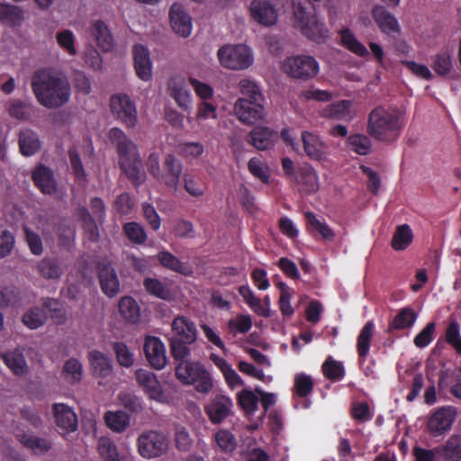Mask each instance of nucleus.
Wrapping results in <instances>:
<instances>
[{"mask_svg": "<svg viewBox=\"0 0 461 461\" xmlns=\"http://www.w3.org/2000/svg\"><path fill=\"white\" fill-rule=\"evenodd\" d=\"M109 139L116 149L120 169L134 185H140L145 173L138 146L119 128L110 130Z\"/></svg>", "mask_w": 461, "mask_h": 461, "instance_id": "f257e3e1", "label": "nucleus"}, {"mask_svg": "<svg viewBox=\"0 0 461 461\" xmlns=\"http://www.w3.org/2000/svg\"><path fill=\"white\" fill-rule=\"evenodd\" d=\"M32 89L37 101L49 109L63 106L71 95L67 79L52 76L46 70H39L33 75Z\"/></svg>", "mask_w": 461, "mask_h": 461, "instance_id": "f03ea898", "label": "nucleus"}, {"mask_svg": "<svg viewBox=\"0 0 461 461\" xmlns=\"http://www.w3.org/2000/svg\"><path fill=\"white\" fill-rule=\"evenodd\" d=\"M402 128V120L397 109L379 105L368 114L367 133L376 140L393 142L401 135Z\"/></svg>", "mask_w": 461, "mask_h": 461, "instance_id": "7ed1b4c3", "label": "nucleus"}, {"mask_svg": "<svg viewBox=\"0 0 461 461\" xmlns=\"http://www.w3.org/2000/svg\"><path fill=\"white\" fill-rule=\"evenodd\" d=\"M321 0H292L295 26L303 34L317 43L324 42L328 38L325 24L316 16V3Z\"/></svg>", "mask_w": 461, "mask_h": 461, "instance_id": "20e7f679", "label": "nucleus"}, {"mask_svg": "<svg viewBox=\"0 0 461 461\" xmlns=\"http://www.w3.org/2000/svg\"><path fill=\"white\" fill-rule=\"evenodd\" d=\"M283 70L289 77L306 81L315 77L319 73V63L309 55L287 57L283 62Z\"/></svg>", "mask_w": 461, "mask_h": 461, "instance_id": "39448f33", "label": "nucleus"}, {"mask_svg": "<svg viewBox=\"0 0 461 461\" xmlns=\"http://www.w3.org/2000/svg\"><path fill=\"white\" fill-rule=\"evenodd\" d=\"M138 452L146 459L159 457L168 449V440L166 435L158 430L142 432L137 439Z\"/></svg>", "mask_w": 461, "mask_h": 461, "instance_id": "423d86ee", "label": "nucleus"}, {"mask_svg": "<svg viewBox=\"0 0 461 461\" xmlns=\"http://www.w3.org/2000/svg\"><path fill=\"white\" fill-rule=\"evenodd\" d=\"M221 64L227 68L240 70L248 68L253 62L249 48L246 45H226L218 50Z\"/></svg>", "mask_w": 461, "mask_h": 461, "instance_id": "0eeeda50", "label": "nucleus"}, {"mask_svg": "<svg viewBox=\"0 0 461 461\" xmlns=\"http://www.w3.org/2000/svg\"><path fill=\"white\" fill-rule=\"evenodd\" d=\"M183 172V165L174 155L167 154L161 165V168L156 175V179L165 185L169 190L176 193L179 189V182Z\"/></svg>", "mask_w": 461, "mask_h": 461, "instance_id": "6e6552de", "label": "nucleus"}, {"mask_svg": "<svg viewBox=\"0 0 461 461\" xmlns=\"http://www.w3.org/2000/svg\"><path fill=\"white\" fill-rule=\"evenodd\" d=\"M457 415L454 406H443L431 412L427 421L429 432L434 436H441L451 429Z\"/></svg>", "mask_w": 461, "mask_h": 461, "instance_id": "1a4fd4ad", "label": "nucleus"}, {"mask_svg": "<svg viewBox=\"0 0 461 461\" xmlns=\"http://www.w3.org/2000/svg\"><path fill=\"white\" fill-rule=\"evenodd\" d=\"M264 101L250 100L246 97L239 98L234 104V113L237 118L248 125L263 120L265 116Z\"/></svg>", "mask_w": 461, "mask_h": 461, "instance_id": "9d476101", "label": "nucleus"}, {"mask_svg": "<svg viewBox=\"0 0 461 461\" xmlns=\"http://www.w3.org/2000/svg\"><path fill=\"white\" fill-rule=\"evenodd\" d=\"M110 107L115 115L127 127H134L137 122L135 104L127 95H114L111 97Z\"/></svg>", "mask_w": 461, "mask_h": 461, "instance_id": "9b49d317", "label": "nucleus"}, {"mask_svg": "<svg viewBox=\"0 0 461 461\" xmlns=\"http://www.w3.org/2000/svg\"><path fill=\"white\" fill-rule=\"evenodd\" d=\"M231 399L223 394H216L204 407L206 415L213 424H220L233 414Z\"/></svg>", "mask_w": 461, "mask_h": 461, "instance_id": "f8f14e48", "label": "nucleus"}, {"mask_svg": "<svg viewBox=\"0 0 461 461\" xmlns=\"http://www.w3.org/2000/svg\"><path fill=\"white\" fill-rule=\"evenodd\" d=\"M143 350L147 361L154 369L161 370L166 366L167 362L166 347L159 338L146 337Z\"/></svg>", "mask_w": 461, "mask_h": 461, "instance_id": "ddd939ff", "label": "nucleus"}, {"mask_svg": "<svg viewBox=\"0 0 461 461\" xmlns=\"http://www.w3.org/2000/svg\"><path fill=\"white\" fill-rule=\"evenodd\" d=\"M58 431L60 434L73 432L77 429V417L73 409L64 403H55L52 406Z\"/></svg>", "mask_w": 461, "mask_h": 461, "instance_id": "4468645a", "label": "nucleus"}, {"mask_svg": "<svg viewBox=\"0 0 461 461\" xmlns=\"http://www.w3.org/2000/svg\"><path fill=\"white\" fill-rule=\"evenodd\" d=\"M98 279L102 292L108 297H114L120 290V283L115 269L109 262L97 266Z\"/></svg>", "mask_w": 461, "mask_h": 461, "instance_id": "2eb2a0df", "label": "nucleus"}, {"mask_svg": "<svg viewBox=\"0 0 461 461\" xmlns=\"http://www.w3.org/2000/svg\"><path fill=\"white\" fill-rule=\"evenodd\" d=\"M170 24L173 31L182 36L188 37L192 32V19L181 4L175 3L169 11Z\"/></svg>", "mask_w": 461, "mask_h": 461, "instance_id": "dca6fc26", "label": "nucleus"}, {"mask_svg": "<svg viewBox=\"0 0 461 461\" xmlns=\"http://www.w3.org/2000/svg\"><path fill=\"white\" fill-rule=\"evenodd\" d=\"M172 335L169 339H178L185 343H194L197 339L198 330L194 321L190 319L178 315L171 323Z\"/></svg>", "mask_w": 461, "mask_h": 461, "instance_id": "f3484780", "label": "nucleus"}, {"mask_svg": "<svg viewBox=\"0 0 461 461\" xmlns=\"http://www.w3.org/2000/svg\"><path fill=\"white\" fill-rule=\"evenodd\" d=\"M135 378L140 386H141L149 398L161 402L164 398V393L159 381L154 373L146 369H137Z\"/></svg>", "mask_w": 461, "mask_h": 461, "instance_id": "a211bd4d", "label": "nucleus"}, {"mask_svg": "<svg viewBox=\"0 0 461 461\" xmlns=\"http://www.w3.org/2000/svg\"><path fill=\"white\" fill-rule=\"evenodd\" d=\"M134 68L138 77L149 81L152 77V64L149 50L141 44H135L132 48Z\"/></svg>", "mask_w": 461, "mask_h": 461, "instance_id": "6ab92c4d", "label": "nucleus"}, {"mask_svg": "<svg viewBox=\"0 0 461 461\" xmlns=\"http://www.w3.org/2000/svg\"><path fill=\"white\" fill-rule=\"evenodd\" d=\"M249 11L251 17L262 25L269 26L276 22V10L268 1L253 0L250 4Z\"/></svg>", "mask_w": 461, "mask_h": 461, "instance_id": "aec40b11", "label": "nucleus"}, {"mask_svg": "<svg viewBox=\"0 0 461 461\" xmlns=\"http://www.w3.org/2000/svg\"><path fill=\"white\" fill-rule=\"evenodd\" d=\"M302 141L304 152L311 159L320 161L325 158L327 147L319 135L303 131Z\"/></svg>", "mask_w": 461, "mask_h": 461, "instance_id": "412c9836", "label": "nucleus"}, {"mask_svg": "<svg viewBox=\"0 0 461 461\" xmlns=\"http://www.w3.org/2000/svg\"><path fill=\"white\" fill-rule=\"evenodd\" d=\"M292 180L300 185L301 192L313 194L319 189L317 174L309 165L300 167Z\"/></svg>", "mask_w": 461, "mask_h": 461, "instance_id": "4be33fe9", "label": "nucleus"}, {"mask_svg": "<svg viewBox=\"0 0 461 461\" xmlns=\"http://www.w3.org/2000/svg\"><path fill=\"white\" fill-rule=\"evenodd\" d=\"M277 139V132L267 127H255L249 135V141L258 149L271 148Z\"/></svg>", "mask_w": 461, "mask_h": 461, "instance_id": "5701e85b", "label": "nucleus"}, {"mask_svg": "<svg viewBox=\"0 0 461 461\" xmlns=\"http://www.w3.org/2000/svg\"><path fill=\"white\" fill-rule=\"evenodd\" d=\"M372 14L375 22L384 33L391 35L400 32L396 18L384 6H375Z\"/></svg>", "mask_w": 461, "mask_h": 461, "instance_id": "b1692460", "label": "nucleus"}, {"mask_svg": "<svg viewBox=\"0 0 461 461\" xmlns=\"http://www.w3.org/2000/svg\"><path fill=\"white\" fill-rule=\"evenodd\" d=\"M32 180L35 185L43 194H53L56 191V183L52 171L44 165L37 167L32 172Z\"/></svg>", "mask_w": 461, "mask_h": 461, "instance_id": "393cba45", "label": "nucleus"}, {"mask_svg": "<svg viewBox=\"0 0 461 461\" xmlns=\"http://www.w3.org/2000/svg\"><path fill=\"white\" fill-rule=\"evenodd\" d=\"M438 449L442 460L461 461V434L451 435Z\"/></svg>", "mask_w": 461, "mask_h": 461, "instance_id": "a878e982", "label": "nucleus"}, {"mask_svg": "<svg viewBox=\"0 0 461 461\" xmlns=\"http://www.w3.org/2000/svg\"><path fill=\"white\" fill-rule=\"evenodd\" d=\"M90 32L104 52H108L113 49V39L104 22L102 20L95 21L90 28Z\"/></svg>", "mask_w": 461, "mask_h": 461, "instance_id": "bb28decb", "label": "nucleus"}, {"mask_svg": "<svg viewBox=\"0 0 461 461\" xmlns=\"http://www.w3.org/2000/svg\"><path fill=\"white\" fill-rule=\"evenodd\" d=\"M168 92L170 96L182 108L187 109L191 103V96L185 88V79L182 77H172L168 82Z\"/></svg>", "mask_w": 461, "mask_h": 461, "instance_id": "cd10ccee", "label": "nucleus"}, {"mask_svg": "<svg viewBox=\"0 0 461 461\" xmlns=\"http://www.w3.org/2000/svg\"><path fill=\"white\" fill-rule=\"evenodd\" d=\"M307 231L312 235L320 234L322 239L331 240L335 237L333 230L325 222L320 220L312 212L304 213Z\"/></svg>", "mask_w": 461, "mask_h": 461, "instance_id": "c85d7f7f", "label": "nucleus"}, {"mask_svg": "<svg viewBox=\"0 0 461 461\" xmlns=\"http://www.w3.org/2000/svg\"><path fill=\"white\" fill-rule=\"evenodd\" d=\"M19 442L36 455H43L50 450L52 443L50 439L29 433L17 436Z\"/></svg>", "mask_w": 461, "mask_h": 461, "instance_id": "c756f323", "label": "nucleus"}, {"mask_svg": "<svg viewBox=\"0 0 461 461\" xmlns=\"http://www.w3.org/2000/svg\"><path fill=\"white\" fill-rule=\"evenodd\" d=\"M88 359L95 375L107 377L113 371L111 358L98 350L89 352Z\"/></svg>", "mask_w": 461, "mask_h": 461, "instance_id": "7c9ffc66", "label": "nucleus"}, {"mask_svg": "<svg viewBox=\"0 0 461 461\" xmlns=\"http://www.w3.org/2000/svg\"><path fill=\"white\" fill-rule=\"evenodd\" d=\"M122 318L131 324L137 323L140 319V308L138 303L131 296H123L118 303Z\"/></svg>", "mask_w": 461, "mask_h": 461, "instance_id": "2f4dec72", "label": "nucleus"}, {"mask_svg": "<svg viewBox=\"0 0 461 461\" xmlns=\"http://www.w3.org/2000/svg\"><path fill=\"white\" fill-rule=\"evenodd\" d=\"M157 258L159 264L168 270L184 276H189L192 273L191 268L186 263L180 261L169 251H159Z\"/></svg>", "mask_w": 461, "mask_h": 461, "instance_id": "473e14b6", "label": "nucleus"}, {"mask_svg": "<svg viewBox=\"0 0 461 461\" xmlns=\"http://www.w3.org/2000/svg\"><path fill=\"white\" fill-rule=\"evenodd\" d=\"M203 365L200 362L182 361L176 366V376L185 384H193Z\"/></svg>", "mask_w": 461, "mask_h": 461, "instance_id": "72a5a7b5", "label": "nucleus"}, {"mask_svg": "<svg viewBox=\"0 0 461 461\" xmlns=\"http://www.w3.org/2000/svg\"><path fill=\"white\" fill-rule=\"evenodd\" d=\"M143 286L146 292L161 300H170L172 298V293L170 285L158 278L146 277L143 280Z\"/></svg>", "mask_w": 461, "mask_h": 461, "instance_id": "f704fd0d", "label": "nucleus"}, {"mask_svg": "<svg viewBox=\"0 0 461 461\" xmlns=\"http://www.w3.org/2000/svg\"><path fill=\"white\" fill-rule=\"evenodd\" d=\"M341 45L348 50L360 58H366L369 52L366 46L362 44L348 28H344L339 32Z\"/></svg>", "mask_w": 461, "mask_h": 461, "instance_id": "c9c22d12", "label": "nucleus"}, {"mask_svg": "<svg viewBox=\"0 0 461 461\" xmlns=\"http://www.w3.org/2000/svg\"><path fill=\"white\" fill-rule=\"evenodd\" d=\"M239 294L243 298L244 302L259 316L269 317L270 310L268 307H265L261 300L257 297L251 288L246 285H240L239 287Z\"/></svg>", "mask_w": 461, "mask_h": 461, "instance_id": "e433bc0d", "label": "nucleus"}, {"mask_svg": "<svg viewBox=\"0 0 461 461\" xmlns=\"http://www.w3.org/2000/svg\"><path fill=\"white\" fill-rule=\"evenodd\" d=\"M38 135L32 130L25 129L20 131L19 147L21 153L24 156H32L40 149Z\"/></svg>", "mask_w": 461, "mask_h": 461, "instance_id": "4c0bfd02", "label": "nucleus"}, {"mask_svg": "<svg viewBox=\"0 0 461 461\" xmlns=\"http://www.w3.org/2000/svg\"><path fill=\"white\" fill-rule=\"evenodd\" d=\"M417 313L411 307L402 308L389 323V329L404 330L413 326L417 320Z\"/></svg>", "mask_w": 461, "mask_h": 461, "instance_id": "58836bf2", "label": "nucleus"}, {"mask_svg": "<svg viewBox=\"0 0 461 461\" xmlns=\"http://www.w3.org/2000/svg\"><path fill=\"white\" fill-rule=\"evenodd\" d=\"M2 359L10 370L16 375H23L27 373L28 366L25 358L18 350L8 351L2 355Z\"/></svg>", "mask_w": 461, "mask_h": 461, "instance_id": "ea45409f", "label": "nucleus"}, {"mask_svg": "<svg viewBox=\"0 0 461 461\" xmlns=\"http://www.w3.org/2000/svg\"><path fill=\"white\" fill-rule=\"evenodd\" d=\"M23 20V12L21 8L10 5L0 4V21L8 26H17L22 23Z\"/></svg>", "mask_w": 461, "mask_h": 461, "instance_id": "a19ab883", "label": "nucleus"}, {"mask_svg": "<svg viewBox=\"0 0 461 461\" xmlns=\"http://www.w3.org/2000/svg\"><path fill=\"white\" fill-rule=\"evenodd\" d=\"M323 375L331 382L341 381L346 375L345 367L340 361L328 357L321 366Z\"/></svg>", "mask_w": 461, "mask_h": 461, "instance_id": "79ce46f5", "label": "nucleus"}, {"mask_svg": "<svg viewBox=\"0 0 461 461\" xmlns=\"http://www.w3.org/2000/svg\"><path fill=\"white\" fill-rule=\"evenodd\" d=\"M413 234L408 224H402L396 228L391 240V246L394 250H404L412 241Z\"/></svg>", "mask_w": 461, "mask_h": 461, "instance_id": "37998d69", "label": "nucleus"}, {"mask_svg": "<svg viewBox=\"0 0 461 461\" xmlns=\"http://www.w3.org/2000/svg\"><path fill=\"white\" fill-rule=\"evenodd\" d=\"M40 275L45 279L59 278L63 273L62 267L56 258H45L37 265Z\"/></svg>", "mask_w": 461, "mask_h": 461, "instance_id": "c03bdc74", "label": "nucleus"}, {"mask_svg": "<svg viewBox=\"0 0 461 461\" xmlns=\"http://www.w3.org/2000/svg\"><path fill=\"white\" fill-rule=\"evenodd\" d=\"M46 320V312L38 306L30 308L22 317L23 323L31 330H36L41 327Z\"/></svg>", "mask_w": 461, "mask_h": 461, "instance_id": "a18cd8bd", "label": "nucleus"}, {"mask_svg": "<svg viewBox=\"0 0 461 461\" xmlns=\"http://www.w3.org/2000/svg\"><path fill=\"white\" fill-rule=\"evenodd\" d=\"M375 325L372 321H367L362 328L357 342V354L360 357L366 358L370 348V343L374 332Z\"/></svg>", "mask_w": 461, "mask_h": 461, "instance_id": "49530a36", "label": "nucleus"}, {"mask_svg": "<svg viewBox=\"0 0 461 461\" xmlns=\"http://www.w3.org/2000/svg\"><path fill=\"white\" fill-rule=\"evenodd\" d=\"M106 425L113 431L122 432L129 426L130 417L122 411H107L104 415Z\"/></svg>", "mask_w": 461, "mask_h": 461, "instance_id": "de8ad7c7", "label": "nucleus"}, {"mask_svg": "<svg viewBox=\"0 0 461 461\" xmlns=\"http://www.w3.org/2000/svg\"><path fill=\"white\" fill-rule=\"evenodd\" d=\"M314 383L311 375L298 373L294 378V393L300 398H306L313 391Z\"/></svg>", "mask_w": 461, "mask_h": 461, "instance_id": "09e8293b", "label": "nucleus"}, {"mask_svg": "<svg viewBox=\"0 0 461 461\" xmlns=\"http://www.w3.org/2000/svg\"><path fill=\"white\" fill-rule=\"evenodd\" d=\"M431 67L437 75L447 77L453 68L452 57L447 51L439 52L434 56Z\"/></svg>", "mask_w": 461, "mask_h": 461, "instance_id": "8fccbe9b", "label": "nucleus"}, {"mask_svg": "<svg viewBox=\"0 0 461 461\" xmlns=\"http://www.w3.org/2000/svg\"><path fill=\"white\" fill-rule=\"evenodd\" d=\"M351 106L352 102L350 100H341L335 102L327 106L323 112V114L324 116L332 119H345L349 115Z\"/></svg>", "mask_w": 461, "mask_h": 461, "instance_id": "3c124183", "label": "nucleus"}, {"mask_svg": "<svg viewBox=\"0 0 461 461\" xmlns=\"http://www.w3.org/2000/svg\"><path fill=\"white\" fill-rule=\"evenodd\" d=\"M98 452L104 461H119L116 445L108 437H101L98 439Z\"/></svg>", "mask_w": 461, "mask_h": 461, "instance_id": "603ef678", "label": "nucleus"}, {"mask_svg": "<svg viewBox=\"0 0 461 461\" xmlns=\"http://www.w3.org/2000/svg\"><path fill=\"white\" fill-rule=\"evenodd\" d=\"M123 232L128 240L137 245H142L147 240L144 228L136 221L127 222L123 225Z\"/></svg>", "mask_w": 461, "mask_h": 461, "instance_id": "864d4df0", "label": "nucleus"}, {"mask_svg": "<svg viewBox=\"0 0 461 461\" xmlns=\"http://www.w3.org/2000/svg\"><path fill=\"white\" fill-rule=\"evenodd\" d=\"M348 144L351 150L358 155H367L371 149V140L365 134H353L348 138Z\"/></svg>", "mask_w": 461, "mask_h": 461, "instance_id": "5fc2aeb1", "label": "nucleus"}, {"mask_svg": "<svg viewBox=\"0 0 461 461\" xmlns=\"http://www.w3.org/2000/svg\"><path fill=\"white\" fill-rule=\"evenodd\" d=\"M113 350L115 353L117 362L123 367H131L134 364V355L129 347L123 342H113Z\"/></svg>", "mask_w": 461, "mask_h": 461, "instance_id": "6e6d98bb", "label": "nucleus"}, {"mask_svg": "<svg viewBox=\"0 0 461 461\" xmlns=\"http://www.w3.org/2000/svg\"><path fill=\"white\" fill-rule=\"evenodd\" d=\"M238 402L247 414H254L258 410V397L251 390L244 389L238 395Z\"/></svg>", "mask_w": 461, "mask_h": 461, "instance_id": "4d7b16f0", "label": "nucleus"}, {"mask_svg": "<svg viewBox=\"0 0 461 461\" xmlns=\"http://www.w3.org/2000/svg\"><path fill=\"white\" fill-rule=\"evenodd\" d=\"M215 441L221 451L233 452L237 447L235 436L228 429H219L215 434Z\"/></svg>", "mask_w": 461, "mask_h": 461, "instance_id": "13d9d810", "label": "nucleus"}, {"mask_svg": "<svg viewBox=\"0 0 461 461\" xmlns=\"http://www.w3.org/2000/svg\"><path fill=\"white\" fill-rule=\"evenodd\" d=\"M192 344L178 339H169L170 352L174 359L178 363L186 361L185 358L190 355V345Z\"/></svg>", "mask_w": 461, "mask_h": 461, "instance_id": "bf43d9fd", "label": "nucleus"}, {"mask_svg": "<svg viewBox=\"0 0 461 461\" xmlns=\"http://www.w3.org/2000/svg\"><path fill=\"white\" fill-rule=\"evenodd\" d=\"M446 341L461 355L460 326L456 321H451L445 333Z\"/></svg>", "mask_w": 461, "mask_h": 461, "instance_id": "052dcab7", "label": "nucleus"}, {"mask_svg": "<svg viewBox=\"0 0 461 461\" xmlns=\"http://www.w3.org/2000/svg\"><path fill=\"white\" fill-rule=\"evenodd\" d=\"M249 171L262 183L267 184L269 182L268 167L262 162L259 158L254 157L249 159L248 163Z\"/></svg>", "mask_w": 461, "mask_h": 461, "instance_id": "680f3d73", "label": "nucleus"}, {"mask_svg": "<svg viewBox=\"0 0 461 461\" xmlns=\"http://www.w3.org/2000/svg\"><path fill=\"white\" fill-rule=\"evenodd\" d=\"M43 310H47L50 317L58 324H62L66 321L64 310L60 307L58 300L46 298L43 302Z\"/></svg>", "mask_w": 461, "mask_h": 461, "instance_id": "e2e57ef3", "label": "nucleus"}, {"mask_svg": "<svg viewBox=\"0 0 461 461\" xmlns=\"http://www.w3.org/2000/svg\"><path fill=\"white\" fill-rule=\"evenodd\" d=\"M185 190L193 197H202L205 193L204 185L190 174H185L183 176Z\"/></svg>", "mask_w": 461, "mask_h": 461, "instance_id": "0e129e2a", "label": "nucleus"}, {"mask_svg": "<svg viewBox=\"0 0 461 461\" xmlns=\"http://www.w3.org/2000/svg\"><path fill=\"white\" fill-rule=\"evenodd\" d=\"M436 324L431 321L429 322L420 332H419L414 338V345L417 348H423L429 346V344L433 340L434 333H435Z\"/></svg>", "mask_w": 461, "mask_h": 461, "instance_id": "69168bd1", "label": "nucleus"}, {"mask_svg": "<svg viewBox=\"0 0 461 461\" xmlns=\"http://www.w3.org/2000/svg\"><path fill=\"white\" fill-rule=\"evenodd\" d=\"M173 233L176 237L186 239L194 237V225L190 221L177 219L173 222Z\"/></svg>", "mask_w": 461, "mask_h": 461, "instance_id": "338daca9", "label": "nucleus"}, {"mask_svg": "<svg viewBox=\"0 0 461 461\" xmlns=\"http://www.w3.org/2000/svg\"><path fill=\"white\" fill-rule=\"evenodd\" d=\"M193 384H195V390L202 393H208L212 389V378L204 366L200 372L198 371L197 379L193 382Z\"/></svg>", "mask_w": 461, "mask_h": 461, "instance_id": "774afa93", "label": "nucleus"}]
</instances>
